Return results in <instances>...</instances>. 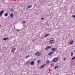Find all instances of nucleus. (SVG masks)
Returning <instances> with one entry per match:
<instances>
[{
	"label": "nucleus",
	"instance_id": "obj_33",
	"mask_svg": "<svg viewBox=\"0 0 75 75\" xmlns=\"http://www.w3.org/2000/svg\"><path fill=\"white\" fill-rule=\"evenodd\" d=\"M35 41V40H33L32 41L33 42H34V41Z\"/></svg>",
	"mask_w": 75,
	"mask_h": 75
},
{
	"label": "nucleus",
	"instance_id": "obj_24",
	"mask_svg": "<svg viewBox=\"0 0 75 75\" xmlns=\"http://www.w3.org/2000/svg\"><path fill=\"white\" fill-rule=\"evenodd\" d=\"M75 58V57H73L71 59V60H73V59H74Z\"/></svg>",
	"mask_w": 75,
	"mask_h": 75
},
{
	"label": "nucleus",
	"instance_id": "obj_20",
	"mask_svg": "<svg viewBox=\"0 0 75 75\" xmlns=\"http://www.w3.org/2000/svg\"><path fill=\"white\" fill-rule=\"evenodd\" d=\"M74 54L73 53V52H71V54H70V55H71V56H72V55H73V54Z\"/></svg>",
	"mask_w": 75,
	"mask_h": 75
},
{
	"label": "nucleus",
	"instance_id": "obj_17",
	"mask_svg": "<svg viewBox=\"0 0 75 75\" xmlns=\"http://www.w3.org/2000/svg\"><path fill=\"white\" fill-rule=\"evenodd\" d=\"M50 63V61H49V60H47L46 61V63H47V64Z\"/></svg>",
	"mask_w": 75,
	"mask_h": 75
},
{
	"label": "nucleus",
	"instance_id": "obj_23",
	"mask_svg": "<svg viewBox=\"0 0 75 75\" xmlns=\"http://www.w3.org/2000/svg\"><path fill=\"white\" fill-rule=\"evenodd\" d=\"M29 7V8H31V7H32V6L31 5H29L28 6Z\"/></svg>",
	"mask_w": 75,
	"mask_h": 75
},
{
	"label": "nucleus",
	"instance_id": "obj_11",
	"mask_svg": "<svg viewBox=\"0 0 75 75\" xmlns=\"http://www.w3.org/2000/svg\"><path fill=\"white\" fill-rule=\"evenodd\" d=\"M41 62V61L40 60H38L37 61V62L38 64H40Z\"/></svg>",
	"mask_w": 75,
	"mask_h": 75
},
{
	"label": "nucleus",
	"instance_id": "obj_14",
	"mask_svg": "<svg viewBox=\"0 0 75 75\" xmlns=\"http://www.w3.org/2000/svg\"><path fill=\"white\" fill-rule=\"evenodd\" d=\"M8 38H3V40H8Z\"/></svg>",
	"mask_w": 75,
	"mask_h": 75
},
{
	"label": "nucleus",
	"instance_id": "obj_35",
	"mask_svg": "<svg viewBox=\"0 0 75 75\" xmlns=\"http://www.w3.org/2000/svg\"><path fill=\"white\" fill-rule=\"evenodd\" d=\"M0 27H1V25H0Z\"/></svg>",
	"mask_w": 75,
	"mask_h": 75
},
{
	"label": "nucleus",
	"instance_id": "obj_19",
	"mask_svg": "<svg viewBox=\"0 0 75 75\" xmlns=\"http://www.w3.org/2000/svg\"><path fill=\"white\" fill-rule=\"evenodd\" d=\"M71 17H73L74 18H75V15H72Z\"/></svg>",
	"mask_w": 75,
	"mask_h": 75
},
{
	"label": "nucleus",
	"instance_id": "obj_4",
	"mask_svg": "<svg viewBox=\"0 0 75 75\" xmlns=\"http://www.w3.org/2000/svg\"><path fill=\"white\" fill-rule=\"evenodd\" d=\"M51 51H53H53H57V49L55 48H52Z\"/></svg>",
	"mask_w": 75,
	"mask_h": 75
},
{
	"label": "nucleus",
	"instance_id": "obj_25",
	"mask_svg": "<svg viewBox=\"0 0 75 75\" xmlns=\"http://www.w3.org/2000/svg\"><path fill=\"white\" fill-rule=\"evenodd\" d=\"M16 30L18 32H19V31H20V30H18V29H16Z\"/></svg>",
	"mask_w": 75,
	"mask_h": 75
},
{
	"label": "nucleus",
	"instance_id": "obj_2",
	"mask_svg": "<svg viewBox=\"0 0 75 75\" xmlns=\"http://www.w3.org/2000/svg\"><path fill=\"white\" fill-rule=\"evenodd\" d=\"M58 58H55L53 59V60L52 61V62H57V61H58Z\"/></svg>",
	"mask_w": 75,
	"mask_h": 75
},
{
	"label": "nucleus",
	"instance_id": "obj_29",
	"mask_svg": "<svg viewBox=\"0 0 75 75\" xmlns=\"http://www.w3.org/2000/svg\"><path fill=\"white\" fill-rule=\"evenodd\" d=\"M11 11H13V9L11 8Z\"/></svg>",
	"mask_w": 75,
	"mask_h": 75
},
{
	"label": "nucleus",
	"instance_id": "obj_6",
	"mask_svg": "<svg viewBox=\"0 0 75 75\" xmlns=\"http://www.w3.org/2000/svg\"><path fill=\"white\" fill-rule=\"evenodd\" d=\"M30 61H27L26 63H25V65H29L30 64Z\"/></svg>",
	"mask_w": 75,
	"mask_h": 75
},
{
	"label": "nucleus",
	"instance_id": "obj_28",
	"mask_svg": "<svg viewBox=\"0 0 75 75\" xmlns=\"http://www.w3.org/2000/svg\"><path fill=\"white\" fill-rule=\"evenodd\" d=\"M28 57H29V55H28V56H27L25 58H28Z\"/></svg>",
	"mask_w": 75,
	"mask_h": 75
},
{
	"label": "nucleus",
	"instance_id": "obj_12",
	"mask_svg": "<svg viewBox=\"0 0 75 75\" xmlns=\"http://www.w3.org/2000/svg\"><path fill=\"white\" fill-rule=\"evenodd\" d=\"M4 11H1L0 12V16H2V14L3 13Z\"/></svg>",
	"mask_w": 75,
	"mask_h": 75
},
{
	"label": "nucleus",
	"instance_id": "obj_30",
	"mask_svg": "<svg viewBox=\"0 0 75 75\" xmlns=\"http://www.w3.org/2000/svg\"><path fill=\"white\" fill-rule=\"evenodd\" d=\"M51 67H54V66L53 65V64H51Z\"/></svg>",
	"mask_w": 75,
	"mask_h": 75
},
{
	"label": "nucleus",
	"instance_id": "obj_38",
	"mask_svg": "<svg viewBox=\"0 0 75 75\" xmlns=\"http://www.w3.org/2000/svg\"><path fill=\"white\" fill-rule=\"evenodd\" d=\"M49 11H50V10H49Z\"/></svg>",
	"mask_w": 75,
	"mask_h": 75
},
{
	"label": "nucleus",
	"instance_id": "obj_27",
	"mask_svg": "<svg viewBox=\"0 0 75 75\" xmlns=\"http://www.w3.org/2000/svg\"><path fill=\"white\" fill-rule=\"evenodd\" d=\"M44 19V18H41V20H43Z\"/></svg>",
	"mask_w": 75,
	"mask_h": 75
},
{
	"label": "nucleus",
	"instance_id": "obj_7",
	"mask_svg": "<svg viewBox=\"0 0 75 75\" xmlns=\"http://www.w3.org/2000/svg\"><path fill=\"white\" fill-rule=\"evenodd\" d=\"M30 64L31 65H33L34 64V61H32L31 62H30Z\"/></svg>",
	"mask_w": 75,
	"mask_h": 75
},
{
	"label": "nucleus",
	"instance_id": "obj_1",
	"mask_svg": "<svg viewBox=\"0 0 75 75\" xmlns=\"http://www.w3.org/2000/svg\"><path fill=\"white\" fill-rule=\"evenodd\" d=\"M35 55H36L37 57H40L41 54L40 52H36L35 53Z\"/></svg>",
	"mask_w": 75,
	"mask_h": 75
},
{
	"label": "nucleus",
	"instance_id": "obj_9",
	"mask_svg": "<svg viewBox=\"0 0 75 75\" xmlns=\"http://www.w3.org/2000/svg\"><path fill=\"white\" fill-rule=\"evenodd\" d=\"M54 52H50L48 54V55H52V54H54Z\"/></svg>",
	"mask_w": 75,
	"mask_h": 75
},
{
	"label": "nucleus",
	"instance_id": "obj_5",
	"mask_svg": "<svg viewBox=\"0 0 75 75\" xmlns=\"http://www.w3.org/2000/svg\"><path fill=\"white\" fill-rule=\"evenodd\" d=\"M16 51V48L13 47L11 49V51L12 52H14Z\"/></svg>",
	"mask_w": 75,
	"mask_h": 75
},
{
	"label": "nucleus",
	"instance_id": "obj_8",
	"mask_svg": "<svg viewBox=\"0 0 75 75\" xmlns=\"http://www.w3.org/2000/svg\"><path fill=\"white\" fill-rule=\"evenodd\" d=\"M10 16H11V18H13V16H14V15H13V13H11L10 14Z\"/></svg>",
	"mask_w": 75,
	"mask_h": 75
},
{
	"label": "nucleus",
	"instance_id": "obj_31",
	"mask_svg": "<svg viewBox=\"0 0 75 75\" xmlns=\"http://www.w3.org/2000/svg\"><path fill=\"white\" fill-rule=\"evenodd\" d=\"M65 60H66V58H64L63 59V61H65Z\"/></svg>",
	"mask_w": 75,
	"mask_h": 75
},
{
	"label": "nucleus",
	"instance_id": "obj_21",
	"mask_svg": "<svg viewBox=\"0 0 75 75\" xmlns=\"http://www.w3.org/2000/svg\"><path fill=\"white\" fill-rule=\"evenodd\" d=\"M50 35V34H46L45 35V37H47V36H48V35Z\"/></svg>",
	"mask_w": 75,
	"mask_h": 75
},
{
	"label": "nucleus",
	"instance_id": "obj_26",
	"mask_svg": "<svg viewBox=\"0 0 75 75\" xmlns=\"http://www.w3.org/2000/svg\"><path fill=\"white\" fill-rule=\"evenodd\" d=\"M28 8H30L29 6H28L26 8V9H28Z\"/></svg>",
	"mask_w": 75,
	"mask_h": 75
},
{
	"label": "nucleus",
	"instance_id": "obj_10",
	"mask_svg": "<svg viewBox=\"0 0 75 75\" xmlns=\"http://www.w3.org/2000/svg\"><path fill=\"white\" fill-rule=\"evenodd\" d=\"M74 41L73 40H71L69 43V44H72L73 43H74Z\"/></svg>",
	"mask_w": 75,
	"mask_h": 75
},
{
	"label": "nucleus",
	"instance_id": "obj_22",
	"mask_svg": "<svg viewBox=\"0 0 75 75\" xmlns=\"http://www.w3.org/2000/svg\"><path fill=\"white\" fill-rule=\"evenodd\" d=\"M29 7V8H31V7H32V6L31 5H29L28 6Z\"/></svg>",
	"mask_w": 75,
	"mask_h": 75
},
{
	"label": "nucleus",
	"instance_id": "obj_34",
	"mask_svg": "<svg viewBox=\"0 0 75 75\" xmlns=\"http://www.w3.org/2000/svg\"><path fill=\"white\" fill-rule=\"evenodd\" d=\"M6 48V47L5 46L4 47H3V49H4V48Z\"/></svg>",
	"mask_w": 75,
	"mask_h": 75
},
{
	"label": "nucleus",
	"instance_id": "obj_32",
	"mask_svg": "<svg viewBox=\"0 0 75 75\" xmlns=\"http://www.w3.org/2000/svg\"><path fill=\"white\" fill-rule=\"evenodd\" d=\"M23 23H25V21H23Z\"/></svg>",
	"mask_w": 75,
	"mask_h": 75
},
{
	"label": "nucleus",
	"instance_id": "obj_13",
	"mask_svg": "<svg viewBox=\"0 0 75 75\" xmlns=\"http://www.w3.org/2000/svg\"><path fill=\"white\" fill-rule=\"evenodd\" d=\"M50 44H52V43H53V42H54V41L52 40H50Z\"/></svg>",
	"mask_w": 75,
	"mask_h": 75
},
{
	"label": "nucleus",
	"instance_id": "obj_36",
	"mask_svg": "<svg viewBox=\"0 0 75 75\" xmlns=\"http://www.w3.org/2000/svg\"><path fill=\"white\" fill-rule=\"evenodd\" d=\"M0 5H1V4H0Z\"/></svg>",
	"mask_w": 75,
	"mask_h": 75
},
{
	"label": "nucleus",
	"instance_id": "obj_15",
	"mask_svg": "<svg viewBox=\"0 0 75 75\" xmlns=\"http://www.w3.org/2000/svg\"><path fill=\"white\" fill-rule=\"evenodd\" d=\"M4 16L5 17H7V16H8V14L7 13H5Z\"/></svg>",
	"mask_w": 75,
	"mask_h": 75
},
{
	"label": "nucleus",
	"instance_id": "obj_3",
	"mask_svg": "<svg viewBox=\"0 0 75 75\" xmlns=\"http://www.w3.org/2000/svg\"><path fill=\"white\" fill-rule=\"evenodd\" d=\"M52 47V46L47 47L45 48V50H49V49H50Z\"/></svg>",
	"mask_w": 75,
	"mask_h": 75
},
{
	"label": "nucleus",
	"instance_id": "obj_16",
	"mask_svg": "<svg viewBox=\"0 0 75 75\" xmlns=\"http://www.w3.org/2000/svg\"><path fill=\"white\" fill-rule=\"evenodd\" d=\"M44 66H45V65L44 64H43L42 65L40 66V68H43Z\"/></svg>",
	"mask_w": 75,
	"mask_h": 75
},
{
	"label": "nucleus",
	"instance_id": "obj_18",
	"mask_svg": "<svg viewBox=\"0 0 75 75\" xmlns=\"http://www.w3.org/2000/svg\"><path fill=\"white\" fill-rule=\"evenodd\" d=\"M58 68V66H56L54 67V69H57V68Z\"/></svg>",
	"mask_w": 75,
	"mask_h": 75
},
{
	"label": "nucleus",
	"instance_id": "obj_37",
	"mask_svg": "<svg viewBox=\"0 0 75 75\" xmlns=\"http://www.w3.org/2000/svg\"><path fill=\"white\" fill-rule=\"evenodd\" d=\"M74 12L75 13V11H74Z\"/></svg>",
	"mask_w": 75,
	"mask_h": 75
}]
</instances>
